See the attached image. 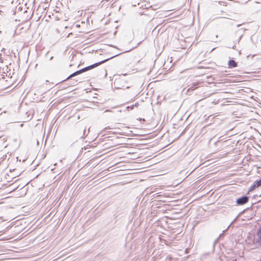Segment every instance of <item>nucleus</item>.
<instances>
[{
	"label": "nucleus",
	"mask_w": 261,
	"mask_h": 261,
	"mask_svg": "<svg viewBox=\"0 0 261 261\" xmlns=\"http://www.w3.org/2000/svg\"><path fill=\"white\" fill-rule=\"evenodd\" d=\"M85 130H84V135H85Z\"/></svg>",
	"instance_id": "nucleus-18"
},
{
	"label": "nucleus",
	"mask_w": 261,
	"mask_h": 261,
	"mask_svg": "<svg viewBox=\"0 0 261 261\" xmlns=\"http://www.w3.org/2000/svg\"><path fill=\"white\" fill-rule=\"evenodd\" d=\"M57 164V163H55L54 166H56Z\"/></svg>",
	"instance_id": "nucleus-17"
},
{
	"label": "nucleus",
	"mask_w": 261,
	"mask_h": 261,
	"mask_svg": "<svg viewBox=\"0 0 261 261\" xmlns=\"http://www.w3.org/2000/svg\"><path fill=\"white\" fill-rule=\"evenodd\" d=\"M134 105H132V106H127L126 107V109L128 110V111H129V110H132L133 109H134Z\"/></svg>",
	"instance_id": "nucleus-7"
},
{
	"label": "nucleus",
	"mask_w": 261,
	"mask_h": 261,
	"mask_svg": "<svg viewBox=\"0 0 261 261\" xmlns=\"http://www.w3.org/2000/svg\"><path fill=\"white\" fill-rule=\"evenodd\" d=\"M139 106V103L136 102L135 105H134V107H138Z\"/></svg>",
	"instance_id": "nucleus-11"
},
{
	"label": "nucleus",
	"mask_w": 261,
	"mask_h": 261,
	"mask_svg": "<svg viewBox=\"0 0 261 261\" xmlns=\"http://www.w3.org/2000/svg\"><path fill=\"white\" fill-rule=\"evenodd\" d=\"M255 182L258 187L261 186V178L259 180H256Z\"/></svg>",
	"instance_id": "nucleus-6"
},
{
	"label": "nucleus",
	"mask_w": 261,
	"mask_h": 261,
	"mask_svg": "<svg viewBox=\"0 0 261 261\" xmlns=\"http://www.w3.org/2000/svg\"><path fill=\"white\" fill-rule=\"evenodd\" d=\"M70 35H72V33H69V34H68V37H69V36H70Z\"/></svg>",
	"instance_id": "nucleus-12"
},
{
	"label": "nucleus",
	"mask_w": 261,
	"mask_h": 261,
	"mask_svg": "<svg viewBox=\"0 0 261 261\" xmlns=\"http://www.w3.org/2000/svg\"><path fill=\"white\" fill-rule=\"evenodd\" d=\"M111 58H113V57H111V58H110L107 59L108 60H107L106 61H107L108 60H109V59H111Z\"/></svg>",
	"instance_id": "nucleus-13"
},
{
	"label": "nucleus",
	"mask_w": 261,
	"mask_h": 261,
	"mask_svg": "<svg viewBox=\"0 0 261 261\" xmlns=\"http://www.w3.org/2000/svg\"><path fill=\"white\" fill-rule=\"evenodd\" d=\"M235 46H236L235 45H234V46H232V48H233V49H234V47H235Z\"/></svg>",
	"instance_id": "nucleus-14"
},
{
	"label": "nucleus",
	"mask_w": 261,
	"mask_h": 261,
	"mask_svg": "<svg viewBox=\"0 0 261 261\" xmlns=\"http://www.w3.org/2000/svg\"><path fill=\"white\" fill-rule=\"evenodd\" d=\"M253 244L256 246L261 247V227L257 231L256 235L254 238Z\"/></svg>",
	"instance_id": "nucleus-2"
},
{
	"label": "nucleus",
	"mask_w": 261,
	"mask_h": 261,
	"mask_svg": "<svg viewBox=\"0 0 261 261\" xmlns=\"http://www.w3.org/2000/svg\"><path fill=\"white\" fill-rule=\"evenodd\" d=\"M188 252V249H186V252Z\"/></svg>",
	"instance_id": "nucleus-15"
},
{
	"label": "nucleus",
	"mask_w": 261,
	"mask_h": 261,
	"mask_svg": "<svg viewBox=\"0 0 261 261\" xmlns=\"http://www.w3.org/2000/svg\"><path fill=\"white\" fill-rule=\"evenodd\" d=\"M258 187H259L257 185H256L255 182H254V184L249 188L247 194H249V192L253 191L254 189Z\"/></svg>",
	"instance_id": "nucleus-5"
},
{
	"label": "nucleus",
	"mask_w": 261,
	"mask_h": 261,
	"mask_svg": "<svg viewBox=\"0 0 261 261\" xmlns=\"http://www.w3.org/2000/svg\"><path fill=\"white\" fill-rule=\"evenodd\" d=\"M108 59H105V60H103L101 61H100V62H98L97 63H94L92 65H91L90 66H88L87 67H86L85 68H83L80 70H79L73 73H72V74H71L70 75H69L65 80H63L62 82H63L64 81H66V80H68V79H70L75 76H76L77 75H79L84 72H86L87 71H88L89 70H91L95 67H97L98 66L103 64V63L106 62V61Z\"/></svg>",
	"instance_id": "nucleus-1"
},
{
	"label": "nucleus",
	"mask_w": 261,
	"mask_h": 261,
	"mask_svg": "<svg viewBox=\"0 0 261 261\" xmlns=\"http://www.w3.org/2000/svg\"><path fill=\"white\" fill-rule=\"evenodd\" d=\"M249 200V197L246 195H243L236 199L237 205H243L247 203Z\"/></svg>",
	"instance_id": "nucleus-3"
},
{
	"label": "nucleus",
	"mask_w": 261,
	"mask_h": 261,
	"mask_svg": "<svg viewBox=\"0 0 261 261\" xmlns=\"http://www.w3.org/2000/svg\"><path fill=\"white\" fill-rule=\"evenodd\" d=\"M53 58V57H51L50 59V60H51Z\"/></svg>",
	"instance_id": "nucleus-16"
},
{
	"label": "nucleus",
	"mask_w": 261,
	"mask_h": 261,
	"mask_svg": "<svg viewBox=\"0 0 261 261\" xmlns=\"http://www.w3.org/2000/svg\"><path fill=\"white\" fill-rule=\"evenodd\" d=\"M195 89V88H194V86L193 87H191L189 89H188V92L190 90H194Z\"/></svg>",
	"instance_id": "nucleus-10"
},
{
	"label": "nucleus",
	"mask_w": 261,
	"mask_h": 261,
	"mask_svg": "<svg viewBox=\"0 0 261 261\" xmlns=\"http://www.w3.org/2000/svg\"><path fill=\"white\" fill-rule=\"evenodd\" d=\"M228 228H229V226L227 227V229H226L225 230H223V233L220 234V236H219V238H221V237H223V236H224V233H225V232L227 230V229H228Z\"/></svg>",
	"instance_id": "nucleus-8"
},
{
	"label": "nucleus",
	"mask_w": 261,
	"mask_h": 261,
	"mask_svg": "<svg viewBox=\"0 0 261 261\" xmlns=\"http://www.w3.org/2000/svg\"><path fill=\"white\" fill-rule=\"evenodd\" d=\"M242 36H243V35H241L240 36V37H239V39H238V43L240 42V40L241 39V38H242Z\"/></svg>",
	"instance_id": "nucleus-9"
},
{
	"label": "nucleus",
	"mask_w": 261,
	"mask_h": 261,
	"mask_svg": "<svg viewBox=\"0 0 261 261\" xmlns=\"http://www.w3.org/2000/svg\"><path fill=\"white\" fill-rule=\"evenodd\" d=\"M228 65L229 68H234L237 66L238 64L234 60H230L228 61Z\"/></svg>",
	"instance_id": "nucleus-4"
}]
</instances>
